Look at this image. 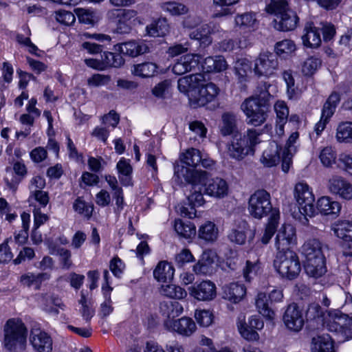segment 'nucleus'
<instances>
[{"instance_id": "f257e3e1", "label": "nucleus", "mask_w": 352, "mask_h": 352, "mask_svg": "<svg viewBox=\"0 0 352 352\" xmlns=\"http://www.w3.org/2000/svg\"><path fill=\"white\" fill-rule=\"evenodd\" d=\"M204 75L199 73L184 76L178 80L179 90L188 96L195 108L212 101L219 93V89L215 84L209 82L204 85Z\"/></svg>"}, {"instance_id": "f03ea898", "label": "nucleus", "mask_w": 352, "mask_h": 352, "mask_svg": "<svg viewBox=\"0 0 352 352\" xmlns=\"http://www.w3.org/2000/svg\"><path fill=\"white\" fill-rule=\"evenodd\" d=\"M270 87L265 82L260 85L255 93L241 103V109L246 117L248 124L258 127L266 122L271 107L270 100L272 95L269 91Z\"/></svg>"}, {"instance_id": "7ed1b4c3", "label": "nucleus", "mask_w": 352, "mask_h": 352, "mask_svg": "<svg viewBox=\"0 0 352 352\" xmlns=\"http://www.w3.org/2000/svg\"><path fill=\"white\" fill-rule=\"evenodd\" d=\"M175 172L178 177L182 176L186 182L192 185L191 193L188 196L189 208L182 207L181 214L189 219L195 218L197 216L195 208L202 206L205 201L199 186H201L207 179L208 172L186 166H182L181 168L178 167L177 169L175 168Z\"/></svg>"}, {"instance_id": "20e7f679", "label": "nucleus", "mask_w": 352, "mask_h": 352, "mask_svg": "<svg viewBox=\"0 0 352 352\" xmlns=\"http://www.w3.org/2000/svg\"><path fill=\"white\" fill-rule=\"evenodd\" d=\"M261 131L248 129L243 134L235 133L226 145V154L237 161L243 160L248 155L254 153V147L261 142Z\"/></svg>"}, {"instance_id": "39448f33", "label": "nucleus", "mask_w": 352, "mask_h": 352, "mask_svg": "<svg viewBox=\"0 0 352 352\" xmlns=\"http://www.w3.org/2000/svg\"><path fill=\"white\" fill-rule=\"evenodd\" d=\"M324 245L316 239L307 240L302 245V254L305 258V269L308 276L318 278L327 272Z\"/></svg>"}, {"instance_id": "423d86ee", "label": "nucleus", "mask_w": 352, "mask_h": 352, "mask_svg": "<svg viewBox=\"0 0 352 352\" xmlns=\"http://www.w3.org/2000/svg\"><path fill=\"white\" fill-rule=\"evenodd\" d=\"M3 347L9 351L24 350L27 344L28 329L19 318L9 319L3 327Z\"/></svg>"}, {"instance_id": "0eeeda50", "label": "nucleus", "mask_w": 352, "mask_h": 352, "mask_svg": "<svg viewBox=\"0 0 352 352\" xmlns=\"http://www.w3.org/2000/svg\"><path fill=\"white\" fill-rule=\"evenodd\" d=\"M267 13L276 16L274 28L278 31L294 30L298 25L299 18L296 13L289 8L287 1H270L265 8Z\"/></svg>"}, {"instance_id": "6e6552de", "label": "nucleus", "mask_w": 352, "mask_h": 352, "mask_svg": "<svg viewBox=\"0 0 352 352\" xmlns=\"http://www.w3.org/2000/svg\"><path fill=\"white\" fill-rule=\"evenodd\" d=\"M294 197L300 212L297 219L302 224H308V217H314L316 213L314 205L315 197L311 188L305 182L296 183L294 188Z\"/></svg>"}, {"instance_id": "1a4fd4ad", "label": "nucleus", "mask_w": 352, "mask_h": 352, "mask_svg": "<svg viewBox=\"0 0 352 352\" xmlns=\"http://www.w3.org/2000/svg\"><path fill=\"white\" fill-rule=\"evenodd\" d=\"M274 267L282 278L288 280L296 278L301 271L299 257L293 250L276 252Z\"/></svg>"}, {"instance_id": "9d476101", "label": "nucleus", "mask_w": 352, "mask_h": 352, "mask_svg": "<svg viewBox=\"0 0 352 352\" xmlns=\"http://www.w3.org/2000/svg\"><path fill=\"white\" fill-rule=\"evenodd\" d=\"M248 212L255 219H262L272 209L270 195L265 190H256L248 201Z\"/></svg>"}, {"instance_id": "9b49d317", "label": "nucleus", "mask_w": 352, "mask_h": 352, "mask_svg": "<svg viewBox=\"0 0 352 352\" xmlns=\"http://www.w3.org/2000/svg\"><path fill=\"white\" fill-rule=\"evenodd\" d=\"M325 185L330 194L346 201L352 200V184L344 177L331 175L327 179Z\"/></svg>"}, {"instance_id": "f8f14e48", "label": "nucleus", "mask_w": 352, "mask_h": 352, "mask_svg": "<svg viewBox=\"0 0 352 352\" xmlns=\"http://www.w3.org/2000/svg\"><path fill=\"white\" fill-rule=\"evenodd\" d=\"M297 244L296 228L291 224H284L278 230L274 239L276 252H286Z\"/></svg>"}, {"instance_id": "ddd939ff", "label": "nucleus", "mask_w": 352, "mask_h": 352, "mask_svg": "<svg viewBox=\"0 0 352 352\" xmlns=\"http://www.w3.org/2000/svg\"><path fill=\"white\" fill-rule=\"evenodd\" d=\"M327 326L331 332L341 333L346 339L352 338V318L340 311H335Z\"/></svg>"}, {"instance_id": "4468645a", "label": "nucleus", "mask_w": 352, "mask_h": 352, "mask_svg": "<svg viewBox=\"0 0 352 352\" xmlns=\"http://www.w3.org/2000/svg\"><path fill=\"white\" fill-rule=\"evenodd\" d=\"M278 68V58L272 52L261 53L255 59L253 72L258 76H270Z\"/></svg>"}, {"instance_id": "2eb2a0df", "label": "nucleus", "mask_w": 352, "mask_h": 352, "mask_svg": "<svg viewBox=\"0 0 352 352\" xmlns=\"http://www.w3.org/2000/svg\"><path fill=\"white\" fill-rule=\"evenodd\" d=\"M331 230L342 240L341 245L345 254L352 256V221L339 220L331 226Z\"/></svg>"}, {"instance_id": "dca6fc26", "label": "nucleus", "mask_w": 352, "mask_h": 352, "mask_svg": "<svg viewBox=\"0 0 352 352\" xmlns=\"http://www.w3.org/2000/svg\"><path fill=\"white\" fill-rule=\"evenodd\" d=\"M340 102V95L337 92H332L324 104L320 120L314 126V131L317 136L320 135L322 132L324 130L327 124L334 114Z\"/></svg>"}, {"instance_id": "f3484780", "label": "nucleus", "mask_w": 352, "mask_h": 352, "mask_svg": "<svg viewBox=\"0 0 352 352\" xmlns=\"http://www.w3.org/2000/svg\"><path fill=\"white\" fill-rule=\"evenodd\" d=\"M283 320L287 329L293 332L301 331L305 324L302 311L295 303L287 306Z\"/></svg>"}, {"instance_id": "a211bd4d", "label": "nucleus", "mask_w": 352, "mask_h": 352, "mask_svg": "<svg viewBox=\"0 0 352 352\" xmlns=\"http://www.w3.org/2000/svg\"><path fill=\"white\" fill-rule=\"evenodd\" d=\"M164 325L168 331L176 332L186 337L190 336L197 330V326L193 320L185 316L177 320H166Z\"/></svg>"}, {"instance_id": "6ab92c4d", "label": "nucleus", "mask_w": 352, "mask_h": 352, "mask_svg": "<svg viewBox=\"0 0 352 352\" xmlns=\"http://www.w3.org/2000/svg\"><path fill=\"white\" fill-rule=\"evenodd\" d=\"M189 294L199 301H210L217 296L216 285L210 280H203L188 288Z\"/></svg>"}, {"instance_id": "aec40b11", "label": "nucleus", "mask_w": 352, "mask_h": 352, "mask_svg": "<svg viewBox=\"0 0 352 352\" xmlns=\"http://www.w3.org/2000/svg\"><path fill=\"white\" fill-rule=\"evenodd\" d=\"M117 15L120 16L117 24V32L128 34L136 25L142 24L140 18L136 17V12L131 10H116Z\"/></svg>"}, {"instance_id": "412c9836", "label": "nucleus", "mask_w": 352, "mask_h": 352, "mask_svg": "<svg viewBox=\"0 0 352 352\" xmlns=\"http://www.w3.org/2000/svg\"><path fill=\"white\" fill-rule=\"evenodd\" d=\"M208 176V173L207 179L201 184L204 188V193L215 198H223L226 196L228 192L227 182L220 177L209 179Z\"/></svg>"}, {"instance_id": "4be33fe9", "label": "nucleus", "mask_w": 352, "mask_h": 352, "mask_svg": "<svg viewBox=\"0 0 352 352\" xmlns=\"http://www.w3.org/2000/svg\"><path fill=\"white\" fill-rule=\"evenodd\" d=\"M30 342L35 352H52V339L45 331L39 329L31 331Z\"/></svg>"}, {"instance_id": "5701e85b", "label": "nucleus", "mask_w": 352, "mask_h": 352, "mask_svg": "<svg viewBox=\"0 0 352 352\" xmlns=\"http://www.w3.org/2000/svg\"><path fill=\"white\" fill-rule=\"evenodd\" d=\"M199 63V56L188 54L177 59L173 64L172 71L177 75H182L195 69Z\"/></svg>"}, {"instance_id": "b1692460", "label": "nucleus", "mask_w": 352, "mask_h": 352, "mask_svg": "<svg viewBox=\"0 0 352 352\" xmlns=\"http://www.w3.org/2000/svg\"><path fill=\"white\" fill-rule=\"evenodd\" d=\"M316 207L321 214L335 218L340 214L342 205L329 196H323L318 199Z\"/></svg>"}, {"instance_id": "393cba45", "label": "nucleus", "mask_w": 352, "mask_h": 352, "mask_svg": "<svg viewBox=\"0 0 352 352\" xmlns=\"http://www.w3.org/2000/svg\"><path fill=\"white\" fill-rule=\"evenodd\" d=\"M220 32V27L216 24H204L200 28L192 31L190 33V37L195 40L200 41L204 46L208 45L212 43L210 35Z\"/></svg>"}, {"instance_id": "a878e982", "label": "nucleus", "mask_w": 352, "mask_h": 352, "mask_svg": "<svg viewBox=\"0 0 352 352\" xmlns=\"http://www.w3.org/2000/svg\"><path fill=\"white\" fill-rule=\"evenodd\" d=\"M245 294V287L239 283H231L223 286L222 289V298L233 303L239 302Z\"/></svg>"}, {"instance_id": "bb28decb", "label": "nucleus", "mask_w": 352, "mask_h": 352, "mask_svg": "<svg viewBox=\"0 0 352 352\" xmlns=\"http://www.w3.org/2000/svg\"><path fill=\"white\" fill-rule=\"evenodd\" d=\"M116 51L131 57H136L148 51V47L142 41H131L115 46Z\"/></svg>"}, {"instance_id": "cd10ccee", "label": "nucleus", "mask_w": 352, "mask_h": 352, "mask_svg": "<svg viewBox=\"0 0 352 352\" xmlns=\"http://www.w3.org/2000/svg\"><path fill=\"white\" fill-rule=\"evenodd\" d=\"M302 40L303 45L307 47L316 48L320 45L321 38L319 30L312 22L306 23Z\"/></svg>"}, {"instance_id": "c85d7f7f", "label": "nucleus", "mask_w": 352, "mask_h": 352, "mask_svg": "<svg viewBox=\"0 0 352 352\" xmlns=\"http://www.w3.org/2000/svg\"><path fill=\"white\" fill-rule=\"evenodd\" d=\"M311 352H335L332 338L328 334L314 337L311 342Z\"/></svg>"}, {"instance_id": "c756f323", "label": "nucleus", "mask_w": 352, "mask_h": 352, "mask_svg": "<svg viewBox=\"0 0 352 352\" xmlns=\"http://www.w3.org/2000/svg\"><path fill=\"white\" fill-rule=\"evenodd\" d=\"M217 255L211 250H205L199 261L193 266V271L196 274H208L210 271V266L214 262Z\"/></svg>"}, {"instance_id": "7c9ffc66", "label": "nucleus", "mask_w": 352, "mask_h": 352, "mask_svg": "<svg viewBox=\"0 0 352 352\" xmlns=\"http://www.w3.org/2000/svg\"><path fill=\"white\" fill-rule=\"evenodd\" d=\"M202 69L206 72H221L226 70L228 65L222 56H208L202 63Z\"/></svg>"}, {"instance_id": "2f4dec72", "label": "nucleus", "mask_w": 352, "mask_h": 352, "mask_svg": "<svg viewBox=\"0 0 352 352\" xmlns=\"http://www.w3.org/2000/svg\"><path fill=\"white\" fill-rule=\"evenodd\" d=\"M197 234L199 239L207 243H213L218 239L219 229L214 222L208 221L199 226Z\"/></svg>"}, {"instance_id": "473e14b6", "label": "nucleus", "mask_w": 352, "mask_h": 352, "mask_svg": "<svg viewBox=\"0 0 352 352\" xmlns=\"http://www.w3.org/2000/svg\"><path fill=\"white\" fill-rule=\"evenodd\" d=\"M116 168L118 173V178L122 185L125 186H131L133 168L130 164V160L122 157L116 164Z\"/></svg>"}, {"instance_id": "72a5a7b5", "label": "nucleus", "mask_w": 352, "mask_h": 352, "mask_svg": "<svg viewBox=\"0 0 352 352\" xmlns=\"http://www.w3.org/2000/svg\"><path fill=\"white\" fill-rule=\"evenodd\" d=\"M50 275L47 273H38L35 274L32 272H27L20 276L19 282L23 287H30L34 286L36 289H39L41 283L48 280Z\"/></svg>"}, {"instance_id": "f704fd0d", "label": "nucleus", "mask_w": 352, "mask_h": 352, "mask_svg": "<svg viewBox=\"0 0 352 352\" xmlns=\"http://www.w3.org/2000/svg\"><path fill=\"white\" fill-rule=\"evenodd\" d=\"M220 132L223 136L239 133L237 131V118L232 113H224L221 116Z\"/></svg>"}, {"instance_id": "c9c22d12", "label": "nucleus", "mask_w": 352, "mask_h": 352, "mask_svg": "<svg viewBox=\"0 0 352 352\" xmlns=\"http://www.w3.org/2000/svg\"><path fill=\"white\" fill-rule=\"evenodd\" d=\"M280 160L278 144L274 142H270L267 148H265L261 157V162L266 167H272L276 166Z\"/></svg>"}, {"instance_id": "e433bc0d", "label": "nucleus", "mask_w": 352, "mask_h": 352, "mask_svg": "<svg viewBox=\"0 0 352 352\" xmlns=\"http://www.w3.org/2000/svg\"><path fill=\"white\" fill-rule=\"evenodd\" d=\"M160 313L166 320H174L183 312L182 305L177 301H163L160 305Z\"/></svg>"}, {"instance_id": "4c0bfd02", "label": "nucleus", "mask_w": 352, "mask_h": 352, "mask_svg": "<svg viewBox=\"0 0 352 352\" xmlns=\"http://www.w3.org/2000/svg\"><path fill=\"white\" fill-rule=\"evenodd\" d=\"M255 306L260 314L269 320L275 318V312L270 307L268 299L265 292H258L255 298Z\"/></svg>"}, {"instance_id": "58836bf2", "label": "nucleus", "mask_w": 352, "mask_h": 352, "mask_svg": "<svg viewBox=\"0 0 352 352\" xmlns=\"http://www.w3.org/2000/svg\"><path fill=\"white\" fill-rule=\"evenodd\" d=\"M41 302L43 309L46 312L53 315H57L58 314V309H63L65 307L61 300L53 295H43Z\"/></svg>"}, {"instance_id": "ea45409f", "label": "nucleus", "mask_w": 352, "mask_h": 352, "mask_svg": "<svg viewBox=\"0 0 352 352\" xmlns=\"http://www.w3.org/2000/svg\"><path fill=\"white\" fill-rule=\"evenodd\" d=\"M174 272V268L169 263L162 261L155 268L153 276L159 282H166L173 278Z\"/></svg>"}, {"instance_id": "a19ab883", "label": "nucleus", "mask_w": 352, "mask_h": 352, "mask_svg": "<svg viewBox=\"0 0 352 352\" xmlns=\"http://www.w3.org/2000/svg\"><path fill=\"white\" fill-rule=\"evenodd\" d=\"M249 226L244 220H239L236 226L233 228L228 234L229 239L235 243L242 245L246 240L245 232L248 230Z\"/></svg>"}, {"instance_id": "79ce46f5", "label": "nucleus", "mask_w": 352, "mask_h": 352, "mask_svg": "<svg viewBox=\"0 0 352 352\" xmlns=\"http://www.w3.org/2000/svg\"><path fill=\"white\" fill-rule=\"evenodd\" d=\"M146 30L150 36H164L168 32L169 25L166 19H159L147 25Z\"/></svg>"}, {"instance_id": "37998d69", "label": "nucleus", "mask_w": 352, "mask_h": 352, "mask_svg": "<svg viewBox=\"0 0 352 352\" xmlns=\"http://www.w3.org/2000/svg\"><path fill=\"white\" fill-rule=\"evenodd\" d=\"M175 230L176 232L185 239H191L196 235V227L190 221H182L180 219L175 220Z\"/></svg>"}, {"instance_id": "c03bdc74", "label": "nucleus", "mask_w": 352, "mask_h": 352, "mask_svg": "<svg viewBox=\"0 0 352 352\" xmlns=\"http://www.w3.org/2000/svg\"><path fill=\"white\" fill-rule=\"evenodd\" d=\"M237 1L227 3V1H213L211 10L214 17H220L234 12V3Z\"/></svg>"}, {"instance_id": "a18cd8bd", "label": "nucleus", "mask_w": 352, "mask_h": 352, "mask_svg": "<svg viewBox=\"0 0 352 352\" xmlns=\"http://www.w3.org/2000/svg\"><path fill=\"white\" fill-rule=\"evenodd\" d=\"M235 25L242 30L252 31L256 23L255 15L253 13H244L235 17Z\"/></svg>"}, {"instance_id": "49530a36", "label": "nucleus", "mask_w": 352, "mask_h": 352, "mask_svg": "<svg viewBox=\"0 0 352 352\" xmlns=\"http://www.w3.org/2000/svg\"><path fill=\"white\" fill-rule=\"evenodd\" d=\"M336 139L340 143H352V122L340 123L336 129Z\"/></svg>"}, {"instance_id": "de8ad7c7", "label": "nucleus", "mask_w": 352, "mask_h": 352, "mask_svg": "<svg viewBox=\"0 0 352 352\" xmlns=\"http://www.w3.org/2000/svg\"><path fill=\"white\" fill-rule=\"evenodd\" d=\"M234 67L236 75L241 82L245 80L248 74L252 72V63L245 58L238 59Z\"/></svg>"}, {"instance_id": "09e8293b", "label": "nucleus", "mask_w": 352, "mask_h": 352, "mask_svg": "<svg viewBox=\"0 0 352 352\" xmlns=\"http://www.w3.org/2000/svg\"><path fill=\"white\" fill-rule=\"evenodd\" d=\"M157 69V66L155 63L147 62L134 65L131 72L135 76L148 78L155 74Z\"/></svg>"}, {"instance_id": "8fccbe9b", "label": "nucleus", "mask_w": 352, "mask_h": 352, "mask_svg": "<svg viewBox=\"0 0 352 352\" xmlns=\"http://www.w3.org/2000/svg\"><path fill=\"white\" fill-rule=\"evenodd\" d=\"M180 160L186 166L195 168L200 164L201 155L199 150L191 148L181 155Z\"/></svg>"}, {"instance_id": "3c124183", "label": "nucleus", "mask_w": 352, "mask_h": 352, "mask_svg": "<svg viewBox=\"0 0 352 352\" xmlns=\"http://www.w3.org/2000/svg\"><path fill=\"white\" fill-rule=\"evenodd\" d=\"M102 294L104 300L100 304L98 314L102 318H106L113 311L114 308L113 307V302L111 297V292H109L108 289H103V292H102Z\"/></svg>"}, {"instance_id": "603ef678", "label": "nucleus", "mask_w": 352, "mask_h": 352, "mask_svg": "<svg viewBox=\"0 0 352 352\" xmlns=\"http://www.w3.org/2000/svg\"><path fill=\"white\" fill-rule=\"evenodd\" d=\"M337 155L336 152L332 146H325L321 149L319 158L325 167H331L336 163Z\"/></svg>"}, {"instance_id": "864d4df0", "label": "nucleus", "mask_w": 352, "mask_h": 352, "mask_svg": "<svg viewBox=\"0 0 352 352\" xmlns=\"http://www.w3.org/2000/svg\"><path fill=\"white\" fill-rule=\"evenodd\" d=\"M321 60L315 56L307 58L302 64L301 71L305 76H312L320 67Z\"/></svg>"}, {"instance_id": "5fc2aeb1", "label": "nucleus", "mask_w": 352, "mask_h": 352, "mask_svg": "<svg viewBox=\"0 0 352 352\" xmlns=\"http://www.w3.org/2000/svg\"><path fill=\"white\" fill-rule=\"evenodd\" d=\"M162 8L172 15L184 14L188 12V8L181 1H165Z\"/></svg>"}, {"instance_id": "6e6d98bb", "label": "nucleus", "mask_w": 352, "mask_h": 352, "mask_svg": "<svg viewBox=\"0 0 352 352\" xmlns=\"http://www.w3.org/2000/svg\"><path fill=\"white\" fill-rule=\"evenodd\" d=\"M237 327L241 336L249 341H256L259 339L258 333L253 330L252 328L247 326L245 322L239 321L237 322Z\"/></svg>"}, {"instance_id": "4d7b16f0", "label": "nucleus", "mask_w": 352, "mask_h": 352, "mask_svg": "<svg viewBox=\"0 0 352 352\" xmlns=\"http://www.w3.org/2000/svg\"><path fill=\"white\" fill-rule=\"evenodd\" d=\"M73 208L76 212L87 218L91 216L94 210L93 205L86 203L80 197L75 200Z\"/></svg>"}, {"instance_id": "13d9d810", "label": "nucleus", "mask_w": 352, "mask_h": 352, "mask_svg": "<svg viewBox=\"0 0 352 352\" xmlns=\"http://www.w3.org/2000/svg\"><path fill=\"white\" fill-rule=\"evenodd\" d=\"M103 65L107 67H119L124 64V59L120 54L113 52H104L102 56Z\"/></svg>"}, {"instance_id": "bf43d9fd", "label": "nucleus", "mask_w": 352, "mask_h": 352, "mask_svg": "<svg viewBox=\"0 0 352 352\" xmlns=\"http://www.w3.org/2000/svg\"><path fill=\"white\" fill-rule=\"evenodd\" d=\"M195 318L197 323L202 327H208L213 321L212 313L206 309H197L195 313Z\"/></svg>"}, {"instance_id": "052dcab7", "label": "nucleus", "mask_w": 352, "mask_h": 352, "mask_svg": "<svg viewBox=\"0 0 352 352\" xmlns=\"http://www.w3.org/2000/svg\"><path fill=\"white\" fill-rule=\"evenodd\" d=\"M296 46L294 42L290 39H284L276 43L275 45V51L277 54H289L295 52Z\"/></svg>"}, {"instance_id": "680f3d73", "label": "nucleus", "mask_w": 352, "mask_h": 352, "mask_svg": "<svg viewBox=\"0 0 352 352\" xmlns=\"http://www.w3.org/2000/svg\"><path fill=\"white\" fill-rule=\"evenodd\" d=\"M111 78L108 75L96 74L87 79V85L91 87L105 86L109 83Z\"/></svg>"}, {"instance_id": "e2e57ef3", "label": "nucleus", "mask_w": 352, "mask_h": 352, "mask_svg": "<svg viewBox=\"0 0 352 352\" xmlns=\"http://www.w3.org/2000/svg\"><path fill=\"white\" fill-rule=\"evenodd\" d=\"M56 19L60 23L64 24L65 25H71L76 21V18L74 14L66 10L57 11L56 12Z\"/></svg>"}, {"instance_id": "0e129e2a", "label": "nucleus", "mask_w": 352, "mask_h": 352, "mask_svg": "<svg viewBox=\"0 0 352 352\" xmlns=\"http://www.w3.org/2000/svg\"><path fill=\"white\" fill-rule=\"evenodd\" d=\"M274 108L276 113L277 120L287 121L289 109L284 101H277L275 103Z\"/></svg>"}, {"instance_id": "69168bd1", "label": "nucleus", "mask_w": 352, "mask_h": 352, "mask_svg": "<svg viewBox=\"0 0 352 352\" xmlns=\"http://www.w3.org/2000/svg\"><path fill=\"white\" fill-rule=\"evenodd\" d=\"M58 254L62 267L65 270L70 269L73 265L71 252L69 250L60 248L58 250Z\"/></svg>"}, {"instance_id": "338daca9", "label": "nucleus", "mask_w": 352, "mask_h": 352, "mask_svg": "<svg viewBox=\"0 0 352 352\" xmlns=\"http://www.w3.org/2000/svg\"><path fill=\"white\" fill-rule=\"evenodd\" d=\"M32 200H35L41 207H45L49 203L50 198L48 193L41 190L30 193L29 201H31Z\"/></svg>"}, {"instance_id": "774afa93", "label": "nucleus", "mask_w": 352, "mask_h": 352, "mask_svg": "<svg viewBox=\"0 0 352 352\" xmlns=\"http://www.w3.org/2000/svg\"><path fill=\"white\" fill-rule=\"evenodd\" d=\"M30 157L34 163H40L47 157V151L44 147L38 146L31 151Z\"/></svg>"}]
</instances>
